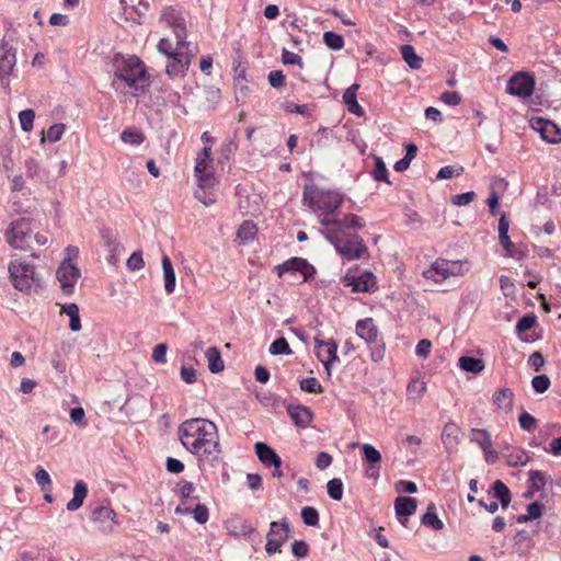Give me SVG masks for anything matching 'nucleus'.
<instances>
[{"mask_svg": "<svg viewBox=\"0 0 561 561\" xmlns=\"http://www.w3.org/2000/svg\"><path fill=\"white\" fill-rule=\"evenodd\" d=\"M178 436L182 446L198 460L199 466L216 467L221 460V446L217 425L204 417L181 423Z\"/></svg>", "mask_w": 561, "mask_h": 561, "instance_id": "nucleus-1", "label": "nucleus"}, {"mask_svg": "<svg viewBox=\"0 0 561 561\" xmlns=\"http://www.w3.org/2000/svg\"><path fill=\"white\" fill-rule=\"evenodd\" d=\"M302 203L317 215L325 229L342 225L339 219L332 217L343 203V195L340 192L316 184H307L304 187Z\"/></svg>", "mask_w": 561, "mask_h": 561, "instance_id": "nucleus-2", "label": "nucleus"}, {"mask_svg": "<svg viewBox=\"0 0 561 561\" xmlns=\"http://www.w3.org/2000/svg\"><path fill=\"white\" fill-rule=\"evenodd\" d=\"M114 77L112 88L119 94L138 96L145 92L146 69L136 56L114 58Z\"/></svg>", "mask_w": 561, "mask_h": 561, "instance_id": "nucleus-3", "label": "nucleus"}, {"mask_svg": "<svg viewBox=\"0 0 561 561\" xmlns=\"http://www.w3.org/2000/svg\"><path fill=\"white\" fill-rule=\"evenodd\" d=\"M321 233L345 260H360L369 255L364 240L356 233L345 234L341 226L321 230Z\"/></svg>", "mask_w": 561, "mask_h": 561, "instance_id": "nucleus-4", "label": "nucleus"}, {"mask_svg": "<svg viewBox=\"0 0 561 561\" xmlns=\"http://www.w3.org/2000/svg\"><path fill=\"white\" fill-rule=\"evenodd\" d=\"M8 271L12 286L19 291L28 293L34 284L39 283L34 265L25 260L11 261Z\"/></svg>", "mask_w": 561, "mask_h": 561, "instance_id": "nucleus-5", "label": "nucleus"}, {"mask_svg": "<svg viewBox=\"0 0 561 561\" xmlns=\"http://www.w3.org/2000/svg\"><path fill=\"white\" fill-rule=\"evenodd\" d=\"M214 161L209 148H202L195 159L194 174L197 179V185L202 188H214L216 179L209 170Z\"/></svg>", "mask_w": 561, "mask_h": 561, "instance_id": "nucleus-6", "label": "nucleus"}, {"mask_svg": "<svg viewBox=\"0 0 561 561\" xmlns=\"http://www.w3.org/2000/svg\"><path fill=\"white\" fill-rule=\"evenodd\" d=\"M31 220L20 218L11 224L10 229L5 231L8 243L18 250H26L32 239Z\"/></svg>", "mask_w": 561, "mask_h": 561, "instance_id": "nucleus-7", "label": "nucleus"}, {"mask_svg": "<svg viewBox=\"0 0 561 561\" xmlns=\"http://www.w3.org/2000/svg\"><path fill=\"white\" fill-rule=\"evenodd\" d=\"M535 79L528 72L519 71L507 81L506 92L519 98H529L534 93Z\"/></svg>", "mask_w": 561, "mask_h": 561, "instance_id": "nucleus-8", "label": "nucleus"}, {"mask_svg": "<svg viewBox=\"0 0 561 561\" xmlns=\"http://www.w3.org/2000/svg\"><path fill=\"white\" fill-rule=\"evenodd\" d=\"M183 46L184 45H176L175 53L168 57L165 71L170 78L184 77L188 70L193 56L183 51Z\"/></svg>", "mask_w": 561, "mask_h": 561, "instance_id": "nucleus-9", "label": "nucleus"}, {"mask_svg": "<svg viewBox=\"0 0 561 561\" xmlns=\"http://www.w3.org/2000/svg\"><path fill=\"white\" fill-rule=\"evenodd\" d=\"M56 274L62 293L71 295L73 293L75 284L81 276L79 267L75 263L69 262V260H64Z\"/></svg>", "mask_w": 561, "mask_h": 561, "instance_id": "nucleus-10", "label": "nucleus"}, {"mask_svg": "<svg viewBox=\"0 0 561 561\" xmlns=\"http://www.w3.org/2000/svg\"><path fill=\"white\" fill-rule=\"evenodd\" d=\"M161 20L170 27L173 28V32L176 37V45H185L186 38V25L183 16L172 7H167L163 9L161 14Z\"/></svg>", "mask_w": 561, "mask_h": 561, "instance_id": "nucleus-11", "label": "nucleus"}, {"mask_svg": "<svg viewBox=\"0 0 561 561\" xmlns=\"http://www.w3.org/2000/svg\"><path fill=\"white\" fill-rule=\"evenodd\" d=\"M312 266L305 259L291 257L282 265L277 266L278 276L282 277L286 273L291 274L301 283L306 282L311 275Z\"/></svg>", "mask_w": 561, "mask_h": 561, "instance_id": "nucleus-12", "label": "nucleus"}, {"mask_svg": "<svg viewBox=\"0 0 561 561\" xmlns=\"http://www.w3.org/2000/svg\"><path fill=\"white\" fill-rule=\"evenodd\" d=\"M314 347L317 357L324 365L325 371L328 376L331 375V364L339 360L336 351L337 344L333 341H322L318 337H314Z\"/></svg>", "mask_w": 561, "mask_h": 561, "instance_id": "nucleus-13", "label": "nucleus"}, {"mask_svg": "<svg viewBox=\"0 0 561 561\" xmlns=\"http://www.w3.org/2000/svg\"><path fill=\"white\" fill-rule=\"evenodd\" d=\"M346 286H351L355 293H368L376 287V277L373 273L365 271L360 275L346 273L344 276Z\"/></svg>", "mask_w": 561, "mask_h": 561, "instance_id": "nucleus-14", "label": "nucleus"}, {"mask_svg": "<svg viewBox=\"0 0 561 561\" xmlns=\"http://www.w3.org/2000/svg\"><path fill=\"white\" fill-rule=\"evenodd\" d=\"M531 127L538 131L543 140L550 144H559L561 141V130L551 121L538 117L531 121Z\"/></svg>", "mask_w": 561, "mask_h": 561, "instance_id": "nucleus-15", "label": "nucleus"}, {"mask_svg": "<svg viewBox=\"0 0 561 561\" xmlns=\"http://www.w3.org/2000/svg\"><path fill=\"white\" fill-rule=\"evenodd\" d=\"M116 514L107 506H99L92 512L93 522L99 524V529L104 534H110L116 525Z\"/></svg>", "mask_w": 561, "mask_h": 561, "instance_id": "nucleus-16", "label": "nucleus"}, {"mask_svg": "<svg viewBox=\"0 0 561 561\" xmlns=\"http://www.w3.org/2000/svg\"><path fill=\"white\" fill-rule=\"evenodd\" d=\"M448 262L444 260H437L433 265L423 272V276L427 279H432L435 283L445 280L449 275H454L455 272L448 267Z\"/></svg>", "mask_w": 561, "mask_h": 561, "instance_id": "nucleus-17", "label": "nucleus"}, {"mask_svg": "<svg viewBox=\"0 0 561 561\" xmlns=\"http://www.w3.org/2000/svg\"><path fill=\"white\" fill-rule=\"evenodd\" d=\"M443 444L448 453H454L460 443V428L455 423H447L442 433Z\"/></svg>", "mask_w": 561, "mask_h": 561, "instance_id": "nucleus-18", "label": "nucleus"}, {"mask_svg": "<svg viewBox=\"0 0 561 561\" xmlns=\"http://www.w3.org/2000/svg\"><path fill=\"white\" fill-rule=\"evenodd\" d=\"M359 89L358 83H353L351 87H348L344 93H343V102L346 105V108L350 113L362 117L365 114L364 108L359 105L357 102V91Z\"/></svg>", "mask_w": 561, "mask_h": 561, "instance_id": "nucleus-19", "label": "nucleus"}, {"mask_svg": "<svg viewBox=\"0 0 561 561\" xmlns=\"http://www.w3.org/2000/svg\"><path fill=\"white\" fill-rule=\"evenodd\" d=\"M255 453L260 461L265 466H274L276 469L280 467V457L265 443H256Z\"/></svg>", "mask_w": 561, "mask_h": 561, "instance_id": "nucleus-20", "label": "nucleus"}, {"mask_svg": "<svg viewBox=\"0 0 561 561\" xmlns=\"http://www.w3.org/2000/svg\"><path fill=\"white\" fill-rule=\"evenodd\" d=\"M502 457L510 467L525 466L529 460L527 453L519 447H505L502 450Z\"/></svg>", "mask_w": 561, "mask_h": 561, "instance_id": "nucleus-21", "label": "nucleus"}, {"mask_svg": "<svg viewBox=\"0 0 561 561\" xmlns=\"http://www.w3.org/2000/svg\"><path fill=\"white\" fill-rule=\"evenodd\" d=\"M356 333L360 339L368 343L376 342L378 337V329L371 318L359 320L356 323Z\"/></svg>", "mask_w": 561, "mask_h": 561, "instance_id": "nucleus-22", "label": "nucleus"}, {"mask_svg": "<svg viewBox=\"0 0 561 561\" xmlns=\"http://www.w3.org/2000/svg\"><path fill=\"white\" fill-rule=\"evenodd\" d=\"M492 400L497 409L508 413L513 410L515 396L510 388H502L494 392Z\"/></svg>", "mask_w": 561, "mask_h": 561, "instance_id": "nucleus-23", "label": "nucleus"}, {"mask_svg": "<svg viewBox=\"0 0 561 561\" xmlns=\"http://www.w3.org/2000/svg\"><path fill=\"white\" fill-rule=\"evenodd\" d=\"M288 414L298 427H307L311 420V411L304 405L288 407Z\"/></svg>", "mask_w": 561, "mask_h": 561, "instance_id": "nucleus-24", "label": "nucleus"}, {"mask_svg": "<svg viewBox=\"0 0 561 561\" xmlns=\"http://www.w3.org/2000/svg\"><path fill=\"white\" fill-rule=\"evenodd\" d=\"M175 513L180 515L193 514L194 519L198 524H205L209 518V512L207 506L199 503H197L193 510L191 508V506L178 505L175 508Z\"/></svg>", "mask_w": 561, "mask_h": 561, "instance_id": "nucleus-25", "label": "nucleus"}, {"mask_svg": "<svg viewBox=\"0 0 561 561\" xmlns=\"http://www.w3.org/2000/svg\"><path fill=\"white\" fill-rule=\"evenodd\" d=\"M161 264L163 270L164 289L167 294L171 295L175 290V272L172 262L168 255L162 256Z\"/></svg>", "mask_w": 561, "mask_h": 561, "instance_id": "nucleus-26", "label": "nucleus"}, {"mask_svg": "<svg viewBox=\"0 0 561 561\" xmlns=\"http://www.w3.org/2000/svg\"><path fill=\"white\" fill-rule=\"evenodd\" d=\"M416 506V500L413 497L399 496L394 501L396 514L399 518L413 515Z\"/></svg>", "mask_w": 561, "mask_h": 561, "instance_id": "nucleus-27", "label": "nucleus"}, {"mask_svg": "<svg viewBox=\"0 0 561 561\" xmlns=\"http://www.w3.org/2000/svg\"><path fill=\"white\" fill-rule=\"evenodd\" d=\"M88 495V485L84 481L79 480L73 488V497L67 503V510L70 512L77 511L83 504Z\"/></svg>", "mask_w": 561, "mask_h": 561, "instance_id": "nucleus-28", "label": "nucleus"}, {"mask_svg": "<svg viewBox=\"0 0 561 561\" xmlns=\"http://www.w3.org/2000/svg\"><path fill=\"white\" fill-rule=\"evenodd\" d=\"M9 182V190L11 193H21L23 196L31 194L30 188L26 186L22 173L11 172L7 175Z\"/></svg>", "mask_w": 561, "mask_h": 561, "instance_id": "nucleus-29", "label": "nucleus"}, {"mask_svg": "<svg viewBox=\"0 0 561 561\" xmlns=\"http://www.w3.org/2000/svg\"><path fill=\"white\" fill-rule=\"evenodd\" d=\"M205 356L208 362V368L211 373L217 374L224 370V360L221 358L219 350L216 346L209 347L206 351Z\"/></svg>", "mask_w": 561, "mask_h": 561, "instance_id": "nucleus-30", "label": "nucleus"}, {"mask_svg": "<svg viewBox=\"0 0 561 561\" xmlns=\"http://www.w3.org/2000/svg\"><path fill=\"white\" fill-rule=\"evenodd\" d=\"M458 365L462 370L472 374H479L485 367L484 362L482 359L470 356H461L459 358Z\"/></svg>", "mask_w": 561, "mask_h": 561, "instance_id": "nucleus-31", "label": "nucleus"}, {"mask_svg": "<svg viewBox=\"0 0 561 561\" xmlns=\"http://www.w3.org/2000/svg\"><path fill=\"white\" fill-rule=\"evenodd\" d=\"M493 492L494 497H496L500 501L501 506L503 508H506L512 501V494L506 484L501 480H495L493 482Z\"/></svg>", "mask_w": 561, "mask_h": 561, "instance_id": "nucleus-32", "label": "nucleus"}, {"mask_svg": "<svg viewBox=\"0 0 561 561\" xmlns=\"http://www.w3.org/2000/svg\"><path fill=\"white\" fill-rule=\"evenodd\" d=\"M61 313H65L70 318L69 328L71 331L77 332L81 330V320L78 305L71 302L62 306Z\"/></svg>", "mask_w": 561, "mask_h": 561, "instance_id": "nucleus-33", "label": "nucleus"}, {"mask_svg": "<svg viewBox=\"0 0 561 561\" xmlns=\"http://www.w3.org/2000/svg\"><path fill=\"white\" fill-rule=\"evenodd\" d=\"M176 493L181 496L182 503L180 505L187 506L188 501H198V496H194L195 491L194 484L188 481H180L175 488Z\"/></svg>", "mask_w": 561, "mask_h": 561, "instance_id": "nucleus-34", "label": "nucleus"}, {"mask_svg": "<svg viewBox=\"0 0 561 561\" xmlns=\"http://www.w3.org/2000/svg\"><path fill=\"white\" fill-rule=\"evenodd\" d=\"M422 523L435 530L443 529L444 523L438 518L436 514V505L434 503L428 504L426 513L423 515Z\"/></svg>", "mask_w": 561, "mask_h": 561, "instance_id": "nucleus-35", "label": "nucleus"}, {"mask_svg": "<svg viewBox=\"0 0 561 561\" xmlns=\"http://www.w3.org/2000/svg\"><path fill=\"white\" fill-rule=\"evenodd\" d=\"M546 477L542 471L533 470L529 472V491L526 493L527 497H531L535 491H540L546 485Z\"/></svg>", "mask_w": 561, "mask_h": 561, "instance_id": "nucleus-36", "label": "nucleus"}, {"mask_svg": "<svg viewBox=\"0 0 561 561\" xmlns=\"http://www.w3.org/2000/svg\"><path fill=\"white\" fill-rule=\"evenodd\" d=\"M257 228L252 221L245 220L241 224L237 231V239L244 243L255 238Z\"/></svg>", "mask_w": 561, "mask_h": 561, "instance_id": "nucleus-37", "label": "nucleus"}, {"mask_svg": "<svg viewBox=\"0 0 561 561\" xmlns=\"http://www.w3.org/2000/svg\"><path fill=\"white\" fill-rule=\"evenodd\" d=\"M401 55L410 68H412V69L421 68L423 59L419 55H416L413 46L402 45L401 46Z\"/></svg>", "mask_w": 561, "mask_h": 561, "instance_id": "nucleus-38", "label": "nucleus"}, {"mask_svg": "<svg viewBox=\"0 0 561 561\" xmlns=\"http://www.w3.org/2000/svg\"><path fill=\"white\" fill-rule=\"evenodd\" d=\"M426 382L420 379H412L407 387L409 398L413 401H419L426 392Z\"/></svg>", "mask_w": 561, "mask_h": 561, "instance_id": "nucleus-39", "label": "nucleus"}, {"mask_svg": "<svg viewBox=\"0 0 561 561\" xmlns=\"http://www.w3.org/2000/svg\"><path fill=\"white\" fill-rule=\"evenodd\" d=\"M2 43V73H10L16 62L15 49Z\"/></svg>", "mask_w": 561, "mask_h": 561, "instance_id": "nucleus-40", "label": "nucleus"}, {"mask_svg": "<svg viewBox=\"0 0 561 561\" xmlns=\"http://www.w3.org/2000/svg\"><path fill=\"white\" fill-rule=\"evenodd\" d=\"M283 534L287 535V539L290 536V527L288 520L283 518L280 522H272L267 536H271L272 538H279V536H283Z\"/></svg>", "mask_w": 561, "mask_h": 561, "instance_id": "nucleus-41", "label": "nucleus"}, {"mask_svg": "<svg viewBox=\"0 0 561 561\" xmlns=\"http://www.w3.org/2000/svg\"><path fill=\"white\" fill-rule=\"evenodd\" d=\"M121 139L125 144L139 146L144 142L145 136L140 130L127 128L122 131Z\"/></svg>", "mask_w": 561, "mask_h": 561, "instance_id": "nucleus-42", "label": "nucleus"}, {"mask_svg": "<svg viewBox=\"0 0 561 561\" xmlns=\"http://www.w3.org/2000/svg\"><path fill=\"white\" fill-rule=\"evenodd\" d=\"M323 42L329 48L333 50H340L344 46L343 36L332 31H328L323 34Z\"/></svg>", "mask_w": 561, "mask_h": 561, "instance_id": "nucleus-43", "label": "nucleus"}, {"mask_svg": "<svg viewBox=\"0 0 561 561\" xmlns=\"http://www.w3.org/2000/svg\"><path fill=\"white\" fill-rule=\"evenodd\" d=\"M327 490L329 496L334 501H340L343 497V483L340 479H331L327 483Z\"/></svg>", "mask_w": 561, "mask_h": 561, "instance_id": "nucleus-44", "label": "nucleus"}, {"mask_svg": "<svg viewBox=\"0 0 561 561\" xmlns=\"http://www.w3.org/2000/svg\"><path fill=\"white\" fill-rule=\"evenodd\" d=\"M373 176L376 181H383L390 184V181L388 179V170L382 158L380 157H375V169L373 171Z\"/></svg>", "mask_w": 561, "mask_h": 561, "instance_id": "nucleus-45", "label": "nucleus"}, {"mask_svg": "<svg viewBox=\"0 0 561 561\" xmlns=\"http://www.w3.org/2000/svg\"><path fill=\"white\" fill-rule=\"evenodd\" d=\"M270 353L273 355H289L293 353L287 340L285 337L276 339L270 346Z\"/></svg>", "mask_w": 561, "mask_h": 561, "instance_id": "nucleus-46", "label": "nucleus"}, {"mask_svg": "<svg viewBox=\"0 0 561 561\" xmlns=\"http://www.w3.org/2000/svg\"><path fill=\"white\" fill-rule=\"evenodd\" d=\"M472 434V442L477 443L482 449L490 448L492 442L490 433L486 430L473 428Z\"/></svg>", "mask_w": 561, "mask_h": 561, "instance_id": "nucleus-47", "label": "nucleus"}, {"mask_svg": "<svg viewBox=\"0 0 561 561\" xmlns=\"http://www.w3.org/2000/svg\"><path fill=\"white\" fill-rule=\"evenodd\" d=\"M35 112L31 108L24 110L19 114L21 128L23 131L28 133L33 129Z\"/></svg>", "mask_w": 561, "mask_h": 561, "instance_id": "nucleus-48", "label": "nucleus"}, {"mask_svg": "<svg viewBox=\"0 0 561 561\" xmlns=\"http://www.w3.org/2000/svg\"><path fill=\"white\" fill-rule=\"evenodd\" d=\"M301 518L307 526H317L319 524L318 511L311 506L302 507Z\"/></svg>", "mask_w": 561, "mask_h": 561, "instance_id": "nucleus-49", "label": "nucleus"}, {"mask_svg": "<svg viewBox=\"0 0 561 561\" xmlns=\"http://www.w3.org/2000/svg\"><path fill=\"white\" fill-rule=\"evenodd\" d=\"M287 540V535L283 534L279 538H272L267 536V541L265 545V550L268 554H273L280 551L282 546Z\"/></svg>", "mask_w": 561, "mask_h": 561, "instance_id": "nucleus-50", "label": "nucleus"}, {"mask_svg": "<svg viewBox=\"0 0 561 561\" xmlns=\"http://www.w3.org/2000/svg\"><path fill=\"white\" fill-rule=\"evenodd\" d=\"M300 389L306 392L321 393L323 391L320 382L314 377L305 378L300 381Z\"/></svg>", "mask_w": 561, "mask_h": 561, "instance_id": "nucleus-51", "label": "nucleus"}, {"mask_svg": "<svg viewBox=\"0 0 561 561\" xmlns=\"http://www.w3.org/2000/svg\"><path fill=\"white\" fill-rule=\"evenodd\" d=\"M537 322V317L535 313H529L524 317H522L517 324H516V331L518 333L526 332L535 327Z\"/></svg>", "mask_w": 561, "mask_h": 561, "instance_id": "nucleus-52", "label": "nucleus"}, {"mask_svg": "<svg viewBox=\"0 0 561 561\" xmlns=\"http://www.w3.org/2000/svg\"><path fill=\"white\" fill-rule=\"evenodd\" d=\"M531 386L538 393L546 392L550 387V379L547 375H539L533 378Z\"/></svg>", "mask_w": 561, "mask_h": 561, "instance_id": "nucleus-53", "label": "nucleus"}, {"mask_svg": "<svg viewBox=\"0 0 561 561\" xmlns=\"http://www.w3.org/2000/svg\"><path fill=\"white\" fill-rule=\"evenodd\" d=\"M213 188H202L195 192V197L203 203L205 206H209L216 202L215 194L211 192Z\"/></svg>", "mask_w": 561, "mask_h": 561, "instance_id": "nucleus-54", "label": "nucleus"}, {"mask_svg": "<svg viewBox=\"0 0 561 561\" xmlns=\"http://www.w3.org/2000/svg\"><path fill=\"white\" fill-rule=\"evenodd\" d=\"M342 222L341 225V230H343V228H348V229H352V228H355V229H360L364 227V224L362 221V218L355 214H348L344 217L343 220H340Z\"/></svg>", "mask_w": 561, "mask_h": 561, "instance_id": "nucleus-55", "label": "nucleus"}, {"mask_svg": "<svg viewBox=\"0 0 561 561\" xmlns=\"http://www.w3.org/2000/svg\"><path fill=\"white\" fill-rule=\"evenodd\" d=\"M65 129H66L65 124L59 123V124L51 125L47 129V133H46V137H47L48 141L56 142V141L60 140V138L62 137V135L65 133Z\"/></svg>", "mask_w": 561, "mask_h": 561, "instance_id": "nucleus-56", "label": "nucleus"}, {"mask_svg": "<svg viewBox=\"0 0 561 561\" xmlns=\"http://www.w3.org/2000/svg\"><path fill=\"white\" fill-rule=\"evenodd\" d=\"M519 426L527 432H531L537 426V420L528 412H523L518 417Z\"/></svg>", "mask_w": 561, "mask_h": 561, "instance_id": "nucleus-57", "label": "nucleus"}, {"mask_svg": "<svg viewBox=\"0 0 561 561\" xmlns=\"http://www.w3.org/2000/svg\"><path fill=\"white\" fill-rule=\"evenodd\" d=\"M362 448H363L364 456L368 462H370L373 465L380 462L381 454L374 446L364 444Z\"/></svg>", "mask_w": 561, "mask_h": 561, "instance_id": "nucleus-58", "label": "nucleus"}, {"mask_svg": "<svg viewBox=\"0 0 561 561\" xmlns=\"http://www.w3.org/2000/svg\"><path fill=\"white\" fill-rule=\"evenodd\" d=\"M129 271H139L145 266L141 252H134L126 262Z\"/></svg>", "mask_w": 561, "mask_h": 561, "instance_id": "nucleus-59", "label": "nucleus"}, {"mask_svg": "<svg viewBox=\"0 0 561 561\" xmlns=\"http://www.w3.org/2000/svg\"><path fill=\"white\" fill-rule=\"evenodd\" d=\"M476 197L473 191H469L462 194H457L451 197V203L456 206H465L470 204Z\"/></svg>", "mask_w": 561, "mask_h": 561, "instance_id": "nucleus-60", "label": "nucleus"}, {"mask_svg": "<svg viewBox=\"0 0 561 561\" xmlns=\"http://www.w3.org/2000/svg\"><path fill=\"white\" fill-rule=\"evenodd\" d=\"M291 552L297 558H305L309 552V546L304 540H295L291 543Z\"/></svg>", "mask_w": 561, "mask_h": 561, "instance_id": "nucleus-61", "label": "nucleus"}, {"mask_svg": "<svg viewBox=\"0 0 561 561\" xmlns=\"http://www.w3.org/2000/svg\"><path fill=\"white\" fill-rule=\"evenodd\" d=\"M36 482L41 485L42 490H49L51 479L49 473L45 469H38L35 473Z\"/></svg>", "mask_w": 561, "mask_h": 561, "instance_id": "nucleus-62", "label": "nucleus"}, {"mask_svg": "<svg viewBox=\"0 0 561 561\" xmlns=\"http://www.w3.org/2000/svg\"><path fill=\"white\" fill-rule=\"evenodd\" d=\"M268 82L273 88L279 89L285 83V76L280 70H273L268 73Z\"/></svg>", "mask_w": 561, "mask_h": 561, "instance_id": "nucleus-63", "label": "nucleus"}, {"mask_svg": "<svg viewBox=\"0 0 561 561\" xmlns=\"http://www.w3.org/2000/svg\"><path fill=\"white\" fill-rule=\"evenodd\" d=\"M432 350V342L427 339L419 341L415 353L422 358H427Z\"/></svg>", "mask_w": 561, "mask_h": 561, "instance_id": "nucleus-64", "label": "nucleus"}]
</instances>
